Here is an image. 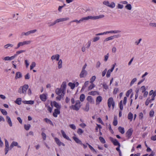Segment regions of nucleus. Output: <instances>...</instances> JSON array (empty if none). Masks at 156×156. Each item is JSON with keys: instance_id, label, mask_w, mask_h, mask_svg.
<instances>
[{"instance_id": "obj_36", "label": "nucleus", "mask_w": 156, "mask_h": 156, "mask_svg": "<svg viewBox=\"0 0 156 156\" xmlns=\"http://www.w3.org/2000/svg\"><path fill=\"white\" fill-rule=\"evenodd\" d=\"M102 97L101 96H98L96 98V102L99 101L100 102L102 100Z\"/></svg>"}, {"instance_id": "obj_30", "label": "nucleus", "mask_w": 156, "mask_h": 156, "mask_svg": "<svg viewBox=\"0 0 156 156\" xmlns=\"http://www.w3.org/2000/svg\"><path fill=\"white\" fill-rule=\"evenodd\" d=\"M84 98H85L84 95L83 94H81L80 95V101H81L82 102L84 101Z\"/></svg>"}, {"instance_id": "obj_50", "label": "nucleus", "mask_w": 156, "mask_h": 156, "mask_svg": "<svg viewBox=\"0 0 156 156\" xmlns=\"http://www.w3.org/2000/svg\"><path fill=\"white\" fill-rule=\"evenodd\" d=\"M136 78H134L133 79L131 82L130 85H132L136 81Z\"/></svg>"}, {"instance_id": "obj_33", "label": "nucleus", "mask_w": 156, "mask_h": 156, "mask_svg": "<svg viewBox=\"0 0 156 156\" xmlns=\"http://www.w3.org/2000/svg\"><path fill=\"white\" fill-rule=\"evenodd\" d=\"M44 119L45 121L46 122L49 123L51 125L53 126V124L51 120H50L49 119H47V118H45Z\"/></svg>"}, {"instance_id": "obj_53", "label": "nucleus", "mask_w": 156, "mask_h": 156, "mask_svg": "<svg viewBox=\"0 0 156 156\" xmlns=\"http://www.w3.org/2000/svg\"><path fill=\"white\" fill-rule=\"evenodd\" d=\"M25 63L26 65V68H28L29 66L28 61L27 60H25Z\"/></svg>"}, {"instance_id": "obj_41", "label": "nucleus", "mask_w": 156, "mask_h": 156, "mask_svg": "<svg viewBox=\"0 0 156 156\" xmlns=\"http://www.w3.org/2000/svg\"><path fill=\"white\" fill-rule=\"evenodd\" d=\"M98 92L96 91H92L89 93V94L94 95L98 93Z\"/></svg>"}, {"instance_id": "obj_42", "label": "nucleus", "mask_w": 156, "mask_h": 156, "mask_svg": "<svg viewBox=\"0 0 156 156\" xmlns=\"http://www.w3.org/2000/svg\"><path fill=\"white\" fill-rule=\"evenodd\" d=\"M132 92V90L131 89L128 90L126 94V96L128 97L129 96V94L131 93Z\"/></svg>"}, {"instance_id": "obj_48", "label": "nucleus", "mask_w": 156, "mask_h": 156, "mask_svg": "<svg viewBox=\"0 0 156 156\" xmlns=\"http://www.w3.org/2000/svg\"><path fill=\"white\" fill-rule=\"evenodd\" d=\"M154 112L153 110L151 111L150 112L149 115L151 117H152L153 116L154 114Z\"/></svg>"}, {"instance_id": "obj_60", "label": "nucleus", "mask_w": 156, "mask_h": 156, "mask_svg": "<svg viewBox=\"0 0 156 156\" xmlns=\"http://www.w3.org/2000/svg\"><path fill=\"white\" fill-rule=\"evenodd\" d=\"M141 89L142 90V92H143V93L145 91V90H146V89H145V87L144 86H142L141 87Z\"/></svg>"}, {"instance_id": "obj_6", "label": "nucleus", "mask_w": 156, "mask_h": 156, "mask_svg": "<svg viewBox=\"0 0 156 156\" xmlns=\"http://www.w3.org/2000/svg\"><path fill=\"white\" fill-rule=\"evenodd\" d=\"M5 154L6 155L8 153L9 151V143L8 140L5 139Z\"/></svg>"}, {"instance_id": "obj_40", "label": "nucleus", "mask_w": 156, "mask_h": 156, "mask_svg": "<svg viewBox=\"0 0 156 156\" xmlns=\"http://www.w3.org/2000/svg\"><path fill=\"white\" fill-rule=\"evenodd\" d=\"M36 63L34 62H33L32 63V64L30 66V69L31 70L35 66Z\"/></svg>"}, {"instance_id": "obj_59", "label": "nucleus", "mask_w": 156, "mask_h": 156, "mask_svg": "<svg viewBox=\"0 0 156 156\" xmlns=\"http://www.w3.org/2000/svg\"><path fill=\"white\" fill-rule=\"evenodd\" d=\"M0 98L3 100H5L6 98L5 96L4 95L2 94L0 95Z\"/></svg>"}, {"instance_id": "obj_23", "label": "nucleus", "mask_w": 156, "mask_h": 156, "mask_svg": "<svg viewBox=\"0 0 156 156\" xmlns=\"http://www.w3.org/2000/svg\"><path fill=\"white\" fill-rule=\"evenodd\" d=\"M0 111L4 115H7V112L6 111L5 109H3L2 108H0Z\"/></svg>"}, {"instance_id": "obj_26", "label": "nucleus", "mask_w": 156, "mask_h": 156, "mask_svg": "<svg viewBox=\"0 0 156 156\" xmlns=\"http://www.w3.org/2000/svg\"><path fill=\"white\" fill-rule=\"evenodd\" d=\"M113 143L115 145H118L119 147H120V144L118 142L117 140L116 139H115Z\"/></svg>"}, {"instance_id": "obj_38", "label": "nucleus", "mask_w": 156, "mask_h": 156, "mask_svg": "<svg viewBox=\"0 0 156 156\" xmlns=\"http://www.w3.org/2000/svg\"><path fill=\"white\" fill-rule=\"evenodd\" d=\"M96 79V77L95 76H93L90 79V82L92 83Z\"/></svg>"}, {"instance_id": "obj_37", "label": "nucleus", "mask_w": 156, "mask_h": 156, "mask_svg": "<svg viewBox=\"0 0 156 156\" xmlns=\"http://www.w3.org/2000/svg\"><path fill=\"white\" fill-rule=\"evenodd\" d=\"M125 8L128 10H131V6L130 4H127Z\"/></svg>"}, {"instance_id": "obj_61", "label": "nucleus", "mask_w": 156, "mask_h": 156, "mask_svg": "<svg viewBox=\"0 0 156 156\" xmlns=\"http://www.w3.org/2000/svg\"><path fill=\"white\" fill-rule=\"evenodd\" d=\"M17 119L20 124H22V121L20 117H17Z\"/></svg>"}, {"instance_id": "obj_9", "label": "nucleus", "mask_w": 156, "mask_h": 156, "mask_svg": "<svg viewBox=\"0 0 156 156\" xmlns=\"http://www.w3.org/2000/svg\"><path fill=\"white\" fill-rule=\"evenodd\" d=\"M22 77V75L21 73L20 72H17L16 73L15 78V79L17 80L21 78Z\"/></svg>"}, {"instance_id": "obj_14", "label": "nucleus", "mask_w": 156, "mask_h": 156, "mask_svg": "<svg viewBox=\"0 0 156 156\" xmlns=\"http://www.w3.org/2000/svg\"><path fill=\"white\" fill-rule=\"evenodd\" d=\"M40 98L41 100L43 101H45L47 99L46 96L44 94L40 95Z\"/></svg>"}, {"instance_id": "obj_27", "label": "nucleus", "mask_w": 156, "mask_h": 156, "mask_svg": "<svg viewBox=\"0 0 156 156\" xmlns=\"http://www.w3.org/2000/svg\"><path fill=\"white\" fill-rule=\"evenodd\" d=\"M133 117V114L129 112L128 115V119L130 120V121H131Z\"/></svg>"}, {"instance_id": "obj_34", "label": "nucleus", "mask_w": 156, "mask_h": 156, "mask_svg": "<svg viewBox=\"0 0 156 156\" xmlns=\"http://www.w3.org/2000/svg\"><path fill=\"white\" fill-rule=\"evenodd\" d=\"M99 139L100 140V141L103 144H104L105 143V139H104L103 137L101 136H100L99 137Z\"/></svg>"}, {"instance_id": "obj_8", "label": "nucleus", "mask_w": 156, "mask_h": 156, "mask_svg": "<svg viewBox=\"0 0 156 156\" xmlns=\"http://www.w3.org/2000/svg\"><path fill=\"white\" fill-rule=\"evenodd\" d=\"M133 132V130L132 128L129 129L126 133V136L128 137V139L131 136Z\"/></svg>"}, {"instance_id": "obj_15", "label": "nucleus", "mask_w": 156, "mask_h": 156, "mask_svg": "<svg viewBox=\"0 0 156 156\" xmlns=\"http://www.w3.org/2000/svg\"><path fill=\"white\" fill-rule=\"evenodd\" d=\"M18 143L16 142L13 141L12 142L10 145V149L12 148L14 146H16L18 145Z\"/></svg>"}, {"instance_id": "obj_20", "label": "nucleus", "mask_w": 156, "mask_h": 156, "mask_svg": "<svg viewBox=\"0 0 156 156\" xmlns=\"http://www.w3.org/2000/svg\"><path fill=\"white\" fill-rule=\"evenodd\" d=\"M54 105L55 107L56 108L58 109H60L61 108L60 105H59L58 103H57L55 101L53 102Z\"/></svg>"}, {"instance_id": "obj_43", "label": "nucleus", "mask_w": 156, "mask_h": 156, "mask_svg": "<svg viewBox=\"0 0 156 156\" xmlns=\"http://www.w3.org/2000/svg\"><path fill=\"white\" fill-rule=\"evenodd\" d=\"M54 112L57 114H60V112L59 111V109H55V110Z\"/></svg>"}, {"instance_id": "obj_55", "label": "nucleus", "mask_w": 156, "mask_h": 156, "mask_svg": "<svg viewBox=\"0 0 156 156\" xmlns=\"http://www.w3.org/2000/svg\"><path fill=\"white\" fill-rule=\"evenodd\" d=\"M99 39V37H95L93 39V41L94 42H96Z\"/></svg>"}, {"instance_id": "obj_54", "label": "nucleus", "mask_w": 156, "mask_h": 156, "mask_svg": "<svg viewBox=\"0 0 156 156\" xmlns=\"http://www.w3.org/2000/svg\"><path fill=\"white\" fill-rule=\"evenodd\" d=\"M109 6L111 8H113L115 6V4L114 2H112L110 5L109 4Z\"/></svg>"}, {"instance_id": "obj_25", "label": "nucleus", "mask_w": 156, "mask_h": 156, "mask_svg": "<svg viewBox=\"0 0 156 156\" xmlns=\"http://www.w3.org/2000/svg\"><path fill=\"white\" fill-rule=\"evenodd\" d=\"M25 51L24 50H20L17 51L16 52V54H14V55H16V57L18 55L21 53L24 52Z\"/></svg>"}, {"instance_id": "obj_31", "label": "nucleus", "mask_w": 156, "mask_h": 156, "mask_svg": "<svg viewBox=\"0 0 156 156\" xmlns=\"http://www.w3.org/2000/svg\"><path fill=\"white\" fill-rule=\"evenodd\" d=\"M52 103H53V102L52 101H51V106H52V107H50L49 106H48V111L50 112H51V111H52V108L53 107V105H52Z\"/></svg>"}, {"instance_id": "obj_17", "label": "nucleus", "mask_w": 156, "mask_h": 156, "mask_svg": "<svg viewBox=\"0 0 156 156\" xmlns=\"http://www.w3.org/2000/svg\"><path fill=\"white\" fill-rule=\"evenodd\" d=\"M13 46V45L10 44H8L6 45H5L4 46V48L6 49L7 48H9L10 47H12Z\"/></svg>"}, {"instance_id": "obj_44", "label": "nucleus", "mask_w": 156, "mask_h": 156, "mask_svg": "<svg viewBox=\"0 0 156 156\" xmlns=\"http://www.w3.org/2000/svg\"><path fill=\"white\" fill-rule=\"evenodd\" d=\"M114 36H111L109 37H108L105 39V41H108L109 40H112Z\"/></svg>"}, {"instance_id": "obj_32", "label": "nucleus", "mask_w": 156, "mask_h": 156, "mask_svg": "<svg viewBox=\"0 0 156 156\" xmlns=\"http://www.w3.org/2000/svg\"><path fill=\"white\" fill-rule=\"evenodd\" d=\"M56 143L59 145H61V142L59 141V139L57 138H55V139Z\"/></svg>"}, {"instance_id": "obj_62", "label": "nucleus", "mask_w": 156, "mask_h": 156, "mask_svg": "<svg viewBox=\"0 0 156 156\" xmlns=\"http://www.w3.org/2000/svg\"><path fill=\"white\" fill-rule=\"evenodd\" d=\"M108 53L107 54V55H106L105 56L104 60L105 61H107V60H108Z\"/></svg>"}, {"instance_id": "obj_56", "label": "nucleus", "mask_w": 156, "mask_h": 156, "mask_svg": "<svg viewBox=\"0 0 156 156\" xmlns=\"http://www.w3.org/2000/svg\"><path fill=\"white\" fill-rule=\"evenodd\" d=\"M25 79H29V73H27L24 76Z\"/></svg>"}, {"instance_id": "obj_24", "label": "nucleus", "mask_w": 156, "mask_h": 156, "mask_svg": "<svg viewBox=\"0 0 156 156\" xmlns=\"http://www.w3.org/2000/svg\"><path fill=\"white\" fill-rule=\"evenodd\" d=\"M68 85L70 87L71 89H73L75 86V84L74 83H72L71 82L69 83L68 84Z\"/></svg>"}, {"instance_id": "obj_39", "label": "nucleus", "mask_w": 156, "mask_h": 156, "mask_svg": "<svg viewBox=\"0 0 156 156\" xmlns=\"http://www.w3.org/2000/svg\"><path fill=\"white\" fill-rule=\"evenodd\" d=\"M95 87V85L93 83L92 84L89 86L88 87V89L89 90L92 89L93 88Z\"/></svg>"}, {"instance_id": "obj_28", "label": "nucleus", "mask_w": 156, "mask_h": 156, "mask_svg": "<svg viewBox=\"0 0 156 156\" xmlns=\"http://www.w3.org/2000/svg\"><path fill=\"white\" fill-rule=\"evenodd\" d=\"M89 109V102H87L86 105V107L84 109V110L86 111H88Z\"/></svg>"}, {"instance_id": "obj_21", "label": "nucleus", "mask_w": 156, "mask_h": 156, "mask_svg": "<svg viewBox=\"0 0 156 156\" xmlns=\"http://www.w3.org/2000/svg\"><path fill=\"white\" fill-rule=\"evenodd\" d=\"M29 35V31H27V32H22L21 35V37H22L24 36H27Z\"/></svg>"}, {"instance_id": "obj_4", "label": "nucleus", "mask_w": 156, "mask_h": 156, "mask_svg": "<svg viewBox=\"0 0 156 156\" xmlns=\"http://www.w3.org/2000/svg\"><path fill=\"white\" fill-rule=\"evenodd\" d=\"M80 102L79 101H77L76 102V104L75 105H72L70 108L74 110L78 111L80 107Z\"/></svg>"}, {"instance_id": "obj_1", "label": "nucleus", "mask_w": 156, "mask_h": 156, "mask_svg": "<svg viewBox=\"0 0 156 156\" xmlns=\"http://www.w3.org/2000/svg\"><path fill=\"white\" fill-rule=\"evenodd\" d=\"M66 82H64L61 85V87L60 88H57L55 90L56 93L58 95H61L62 94V97H63L65 94V90L66 87Z\"/></svg>"}, {"instance_id": "obj_29", "label": "nucleus", "mask_w": 156, "mask_h": 156, "mask_svg": "<svg viewBox=\"0 0 156 156\" xmlns=\"http://www.w3.org/2000/svg\"><path fill=\"white\" fill-rule=\"evenodd\" d=\"M156 95V91H155L154 92L152 95V98L151 99L149 100V102H151V101H153L154 100V98Z\"/></svg>"}, {"instance_id": "obj_52", "label": "nucleus", "mask_w": 156, "mask_h": 156, "mask_svg": "<svg viewBox=\"0 0 156 156\" xmlns=\"http://www.w3.org/2000/svg\"><path fill=\"white\" fill-rule=\"evenodd\" d=\"M41 135L42 136L43 139L44 140H45L46 137V135L44 133H41Z\"/></svg>"}, {"instance_id": "obj_22", "label": "nucleus", "mask_w": 156, "mask_h": 156, "mask_svg": "<svg viewBox=\"0 0 156 156\" xmlns=\"http://www.w3.org/2000/svg\"><path fill=\"white\" fill-rule=\"evenodd\" d=\"M118 129L119 132H120L122 134H123L124 133L125 131L123 128L121 126H119L118 128Z\"/></svg>"}, {"instance_id": "obj_58", "label": "nucleus", "mask_w": 156, "mask_h": 156, "mask_svg": "<svg viewBox=\"0 0 156 156\" xmlns=\"http://www.w3.org/2000/svg\"><path fill=\"white\" fill-rule=\"evenodd\" d=\"M103 3L106 5H107L108 6H109V3L108 1H104L103 2Z\"/></svg>"}, {"instance_id": "obj_63", "label": "nucleus", "mask_w": 156, "mask_h": 156, "mask_svg": "<svg viewBox=\"0 0 156 156\" xmlns=\"http://www.w3.org/2000/svg\"><path fill=\"white\" fill-rule=\"evenodd\" d=\"M107 72V69H105L104 71H103L102 72V76H104L105 75L106 73Z\"/></svg>"}, {"instance_id": "obj_45", "label": "nucleus", "mask_w": 156, "mask_h": 156, "mask_svg": "<svg viewBox=\"0 0 156 156\" xmlns=\"http://www.w3.org/2000/svg\"><path fill=\"white\" fill-rule=\"evenodd\" d=\"M24 129L27 130H29V125L26 124L24 125Z\"/></svg>"}, {"instance_id": "obj_19", "label": "nucleus", "mask_w": 156, "mask_h": 156, "mask_svg": "<svg viewBox=\"0 0 156 156\" xmlns=\"http://www.w3.org/2000/svg\"><path fill=\"white\" fill-rule=\"evenodd\" d=\"M73 138L76 143L82 144L81 143V141L77 138L73 136Z\"/></svg>"}, {"instance_id": "obj_7", "label": "nucleus", "mask_w": 156, "mask_h": 156, "mask_svg": "<svg viewBox=\"0 0 156 156\" xmlns=\"http://www.w3.org/2000/svg\"><path fill=\"white\" fill-rule=\"evenodd\" d=\"M16 58V55H14L11 56H6L3 59L4 61H11L14 59Z\"/></svg>"}, {"instance_id": "obj_35", "label": "nucleus", "mask_w": 156, "mask_h": 156, "mask_svg": "<svg viewBox=\"0 0 156 156\" xmlns=\"http://www.w3.org/2000/svg\"><path fill=\"white\" fill-rule=\"evenodd\" d=\"M62 60L61 59L60 60H59V62H58V68L59 69H60L61 68H62Z\"/></svg>"}, {"instance_id": "obj_46", "label": "nucleus", "mask_w": 156, "mask_h": 156, "mask_svg": "<svg viewBox=\"0 0 156 156\" xmlns=\"http://www.w3.org/2000/svg\"><path fill=\"white\" fill-rule=\"evenodd\" d=\"M83 133V131L80 129H79L77 130V133L80 134H81Z\"/></svg>"}, {"instance_id": "obj_57", "label": "nucleus", "mask_w": 156, "mask_h": 156, "mask_svg": "<svg viewBox=\"0 0 156 156\" xmlns=\"http://www.w3.org/2000/svg\"><path fill=\"white\" fill-rule=\"evenodd\" d=\"M151 139L152 140H156V135L155 136H152Z\"/></svg>"}, {"instance_id": "obj_13", "label": "nucleus", "mask_w": 156, "mask_h": 156, "mask_svg": "<svg viewBox=\"0 0 156 156\" xmlns=\"http://www.w3.org/2000/svg\"><path fill=\"white\" fill-rule=\"evenodd\" d=\"M87 74V72L85 70H82V71L80 74V77L82 78L84 77V76H86Z\"/></svg>"}, {"instance_id": "obj_3", "label": "nucleus", "mask_w": 156, "mask_h": 156, "mask_svg": "<svg viewBox=\"0 0 156 156\" xmlns=\"http://www.w3.org/2000/svg\"><path fill=\"white\" fill-rule=\"evenodd\" d=\"M115 103L112 98H110L108 101V105L109 108H110L112 105V108L113 109L115 107Z\"/></svg>"}, {"instance_id": "obj_10", "label": "nucleus", "mask_w": 156, "mask_h": 156, "mask_svg": "<svg viewBox=\"0 0 156 156\" xmlns=\"http://www.w3.org/2000/svg\"><path fill=\"white\" fill-rule=\"evenodd\" d=\"M69 19L68 18H61L57 19L56 20V21L53 24H51V25H53L55 24L56 23H58L60 22L63 21H64L66 20Z\"/></svg>"}, {"instance_id": "obj_47", "label": "nucleus", "mask_w": 156, "mask_h": 156, "mask_svg": "<svg viewBox=\"0 0 156 156\" xmlns=\"http://www.w3.org/2000/svg\"><path fill=\"white\" fill-rule=\"evenodd\" d=\"M69 126L70 128L74 130L76 128L74 124L69 125Z\"/></svg>"}, {"instance_id": "obj_64", "label": "nucleus", "mask_w": 156, "mask_h": 156, "mask_svg": "<svg viewBox=\"0 0 156 156\" xmlns=\"http://www.w3.org/2000/svg\"><path fill=\"white\" fill-rule=\"evenodd\" d=\"M123 7V5H121L119 4H118V8L119 9H122Z\"/></svg>"}, {"instance_id": "obj_5", "label": "nucleus", "mask_w": 156, "mask_h": 156, "mask_svg": "<svg viewBox=\"0 0 156 156\" xmlns=\"http://www.w3.org/2000/svg\"><path fill=\"white\" fill-rule=\"evenodd\" d=\"M29 43V41H24L23 42H19L17 45V47L16 48H18L22 46L26 45L28 44Z\"/></svg>"}, {"instance_id": "obj_12", "label": "nucleus", "mask_w": 156, "mask_h": 156, "mask_svg": "<svg viewBox=\"0 0 156 156\" xmlns=\"http://www.w3.org/2000/svg\"><path fill=\"white\" fill-rule=\"evenodd\" d=\"M6 119L8 123L9 124L10 126H12V124L11 120L10 118L8 116H6Z\"/></svg>"}, {"instance_id": "obj_18", "label": "nucleus", "mask_w": 156, "mask_h": 156, "mask_svg": "<svg viewBox=\"0 0 156 156\" xmlns=\"http://www.w3.org/2000/svg\"><path fill=\"white\" fill-rule=\"evenodd\" d=\"M22 101V99L21 98H18L16 99L15 101V103L18 105L21 104Z\"/></svg>"}, {"instance_id": "obj_2", "label": "nucleus", "mask_w": 156, "mask_h": 156, "mask_svg": "<svg viewBox=\"0 0 156 156\" xmlns=\"http://www.w3.org/2000/svg\"><path fill=\"white\" fill-rule=\"evenodd\" d=\"M29 87L27 84H25L22 87H21L18 90V92L20 94H25Z\"/></svg>"}, {"instance_id": "obj_49", "label": "nucleus", "mask_w": 156, "mask_h": 156, "mask_svg": "<svg viewBox=\"0 0 156 156\" xmlns=\"http://www.w3.org/2000/svg\"><path fill=\"white\" fill-rule=\"evenodd\" d=\"M59 96L57 97L56 98L57 100H60L63 97H62V94H61V95H58Z\"/></svg>"}, {"instance_id": "obj_11", "label": "nucleus", "mask_w": 156, "mask_h": 156, "mask_svg": "<svg viewBox=\"0 0 156 156\" xmlns=\"http://www.w3.org/2000/svg\"><path fill=\"white\" fill-rule=\"evenodd\" d=\"M87 100L88 101V102L91 104H94V101L92 97L91 96H88L87 97Z\"/></svg>"}, {"instance_id": "obj_16", "label": "nucleus", "mask_w": 156, "mask_h": 156, "mask_svg": "<svg viewBox=\"0 0 156 156\" xmlns=\"http://www.w3.org/2000/svg\"><path fill=\"white\" fill-rule=\"evenodd\" d=\"M61 132L62 135V136H63V137L66 139L67 140H70V139L69 138V137L68 136H67L66 134L62 130H61Z\"/></svg>"}, {"instance_id": "obj_51", "label": "nucleus", "mask_w": 156, "mask_h": 156, "mask_svg": "<svg viewBox=\"0 0 156 156\" xmlns=\"http://www.w3.org/2000/svg\"><path fill=\"white\" fill-rule=\"evenodd\" d=\"M92 16H88V17H85V18H83L82 19V20H81L82 21H83V20H88L89 19H91V18H92Z\"/></svg>"}]
</instances>
